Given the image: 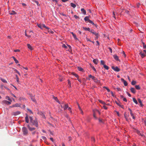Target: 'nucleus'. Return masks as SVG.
Returning <instances> with one entry per match:
<instances>
[{
	"mask_svg": "<svg viewBox=\"0 0 146 146\" xmlns=\"http://www.w3.org/2000/svg\"><path fill=\"white\" fill-rule=\"evenodd\" d=\"M83 28L84 29L85 31H89L90 30V28L89 27L88 28H86L85 27H83Z\"/></svg>",
	"mask_w": 146,
	"mask_h": 146,
	"instance_id": "nucleus-28",
	"label": "nucleus"
},
{
	"mask_svg": "<svg viewBox=\"0 0 146 146\" xmlns=\"http://www.w3.org/2000/svg\"><path fill=\"white\" fill-rule=\"evenodd\" d=\"M139 54L141 55L142 58H143L145 56V54L144 53H143L141 52L139 53Z\"/></svg>",
	"mask_w": 146,
	"mask_h": 146,
	"instance_id": "nucleus-20",
	"label": "nucleus"
},
{
	"mask_svg": "<svg viewBox=\"0 0 146 146\" xmlns=\"http://www.w3.org/2000/svg\"><path fill=\"white\" fill-rule=\"evenodd\" d=\"M93 35H95L96 36L95 38V40H97L98 39V37L99 36V35L98 34V33H97L95 31L94 32V33H92Z\"/></svg>",
	"mask_w": 146,
	"mask_h": 146,
	"instance_id": "nucleus-5",
	"label": "nucleus"
},
{
	"mask_svg": "<svg viewBox=\"0 0 146 146\" xmlns=\"http://www.w3.org/2000/svg\"><path fill=\"white\" fill-rule=\"evenodd\" d=\"M14 106H15V107H20V104H14Z\"/></svg>",
	"mask_w": 146,
	"mask_h": 146,
	"instance_id": "nucleus-35",
	"label": "nucleus"
},
{
	"mask_svg": "<svg viewBox=\"0 0 146 146\" xmlns=\"http://www.w3.org/2000/svg\"><path fill=\"white\" fill-rule=\"evenodd\" d=\"M31 99L34 102H36V100L35 99V98L33 96H32L31 97Z\"/></svg>",
	"mask_w": 146,
	"mask_h": 146,
	"instance_id": "nucleus-33",
	"label": "nucleus"
},
{
	"mask_svg": "<svg viewBox=\"0 0 146 146\" xmlns=\"http://www.w3.org/2000/svg\"><path fill=\"white\" fill-rule=\"evenodd\" d=\"M93 62H94V63L96 64H97L98 63V59H94L93 60Z\"/></svg>",
	"mask_w": 146,
	"mask_h": 146,
	"instance_id": "nucleus-15",
	"label": "nucleus"
},
{
	"mask_svg": "<svg viewBox=\"0 0 146 146\" xmlns=\"http://www.w3.org/2000/svg\"><path fill=\"white\" fill-rule=\"evenodd\" d=\"M124 116H125V119H126V120L127 121V118L126 116L125 113H124Z\"/></svg>",
	"mask_w": 146,
	"mask_h": 146,
	"instance_id": "nucleus-53",
	"label": "nucleus"
},
{
	"mask_svg": "<svg viewBox=\"0 0 146 146\" xmlns=\"http://www.w3.org/2000/svg\"><path fill=\"white\" fill-rule=\"evenodd\" d=\"M112 68L114 71L117 72H119L120 70V69H119L117 66H112Z\"/></svg>",
	"mask_w": 146,
	"mask_h": 146,
	"instance_id": "nucleus-4",
	"label": "nucleus"
},
{
	"mask_svg": "<svg viewBox=\"0 0 146 146\" xmlns=\"http://www.w3.org/2000/svg\"><path fill=\"white\" fill-rule=\"evenodd\" d=\"M99 102L100 103L104 104H105V103H104V102H103V101H102V100H99Z\"/></svg>",
	"mask_w": 146,
	"mask_h": 146,
	"instance_id": "nucleus-50",
	"label": "nucleus"
},
{
	"mask_svg": "<svg viewBox=\"0 0 146 146\" xmlns=\"http://www.w3.org/2000/svg\"><path fill=\"white\" fill-rule=\"evenodd\" d=\"M68 110L69 111H70V112L72 113V111H71V108H70V107L68 108Z\"/></svg>",
	"mask_w": 146,
	"mask_h": 146,
	"instance_id": "nucleus-55",
	"label": "nucleus"
},
{
	"mask_svg": "<svg viewBox=\"0 0 146 146\" xmlns=\"http://www.w3.org/2000/svg\"><path fill=\"white\" fill-rule=\"evenodd\" d=\"M130 90L131 92L133 93H135L136 92L135 89L133 88H131Z\"/></svg>",
	"mask_w": 146,
	"mask_h": 146,
	"instance_id": "nucleus-16",
	"label": "nucleus"
},
{
	"mask_svg": "<svg viewBox=\"0 0 146 146\" xmlns=\"http://www.w3.org/2000/svg\"><path fill=\"white\" fill-rule=\"evenodd\" d=\"M15 76H16V77L17 81V82H18L19 83V78H18V76L17 75H16V74L15 75Z\"/></svg>",
	"mask_w": 146,
	"mask_h": 146,
	"instance_id": "nucleus-39",
	"label": "nucleus"
},
{
	"mask_svg": "<svg viewBox=\"0 0 146 146\" xmlns=\"http://www.w3.org/2000/svg\"><path fill=\"white\" fill-rule=\"evenodd\" d=\"M90 65H91V68L94 71H95V72H96V69H95V68H94V66H92L91 64H90Z\"/></svg>",
	"mask_w": 146,
	"mask_h": 146,
	"instance_id": "nucleus-31",
	"label": "nucleus"
},
{
	"mask_svg": "<svg viewBox=\"0 0 146 146\" xmlns=\"http://www.w3.org/2000/svg\"><path fill=\"white\" fill-rule=\"evenodd\" d=\"M122 54L124 55L125 57H126V55L124 51H123L122 52Z\"/></svg>",
	"mask_w": 146,
	"mask_h": 146,
	"instance_id": "nucleus-61",
	"label": "nucleus"
},
{
	"mask_svg": "<svg viewBox=\"0 0 146 146\" xmlns=\"http://www.w3.org/2000/svg\"><path fill=\"white\" fill-rule=\"evenodd\" d=\"M26 116L25 117V121L26 122L28 123L29 122V119L28 118V115L27 114H26Z\"/></svg>",
	"mask_w": 146,
	"mask_h": 146,
	"instance_id": "nucleus-10",
	"label": "nucleus"
},
{
	"mask_svg": "<svg viewBox=\"0 0 146 146\" xmlns=\"http://www.w3.org/2000/svg\"><path fill=\"white\" fill-rule=\"evenodd\" d=\"M73 36L74 38L75 39H77V38L76 37V36L75 34H73L72 35Z\"/></svg>",
	"mask_w": 146,
	"mask_h": 146,
	"instance_id": "nucleus-45",
	"label": "nucleus"
},
{
	"mask_svg": "<svg viewBox=\"0 0 146 146\" xmlns=\"http://www.w3.org/2000/svg\"><path fill=\"white\" fill-rule=\"evenodd\" d=\"M53 98L54 99V100L56 101L57 102H58L59 104H60V102L59 101H58V98L56 97H55L53 96Z\"/></svg>",
	"mask_w": 146,
	"mask_h": 146,
	"instance_id": "nucleus-24",
	"label": "nucleus"
},
{
	"mask_svg": "<svg viewBox=\"0 0 146 146\" xmlns=\"http://www.w3.org/2000/svg\"><path fill=\"white\" fill-rule=\"evenodd\" d=\"M21 113V112L20 111H17L16 112H13L12 113V115L14 116H16Z\"/></svg>",
	"mask_w": 146,
	"mask_h": 146,
	"instance_id": "nucleus-6",
	"label": "nucleus"
},
{
	"mask_svg": "<svg viewBox=\"0 0 146 146\" xmlns=\"http://www.w3.org/2000/svg\"><path fill=\"white\" fill-rule=\"evenodd\" d=\"M17 13L14 11H12L9 12V14L11 15H15Z\"/></svg>",
	"mask_w": 146,
	"mask_h": 146,
	"instance_id": "nucleus-17",
	"label": "nucleus"
},
{
	"mask_svg": "<svg viewBox=\"0 0 146 146\" xmlns=\"http://www.w3.org/2000/svg\"><path fill=\"white\" fill-rule=\"evenodd\" d=\"M12 58H13V60L15 62L16 64H17L19 63L18 61L13 56Z\"/></svg>",
	"mask_w": 146,
	"mask_h": 146,
	"instance_id": "nucleus-23",
	"label": "nucleus"
},
{
	"mask_svg": "<svg viewBox=\"0 0 146 146\" xmlns=\"http://www.w3.org/2000/svg\"><path fill=\"white\" fill-rule=\"evenodd\" d=\"M138 101L139 102L140 104V105L141 107H142L143 106V105L142 104V102L140 99L138 98Z\"/></svg>",
	"mask_w": 146,
	"mask_h": 146,
	"instance_id": "nucleus-14",
	"label": "nucleus"
},
{
	"mask_svg": "<svg viewBox=\"0 0 146 146\" xmlns=\"http://www.w3.org/2000/svg\"><path fill=\"white\" fill-rule=\"evenodd\" d=\"M121 80L122 82H123L125 86H126L127 85V82L124 79L122 78H121Z\"/></svg>",
	"mask_w": 146,
	"mask_h": 146,
	"instance_id": "nucleus-7",
	"label": "nucleus"
},
{
	"mask_svg": "<svg viewBox=\"0 0 146 146\" xmlns=\"http://www.w3.org/2000/svg\"><path fill=\"white\" fill-rule=\"evenodd\" d=\"M27 46L28 48L30 50H33V48L32 46L29 44H27Z\"/></svg>",
	"mask_w": 146,
	"mask_h": 146,
	"instance_id": "nucleus-12",
	"label": "nucleus"
},
{
	"mask_svg": "<svg viewBox=\"0 0 146 146\" xmlns=\"http://www.w3.org/2000/svg\"><path fill=\"white\" fill-rule=\"evenodd\" d=\"M35 3H36L37 5L38 6H39V4L38 3L37 1H36Z\"/></svg>",
	"mask_w": 146,
	"mask_h": 146,
	"instance_id": "nucleus-64",
	"label": "nucleus"
},
{
	"mask_svg": "<svg viewBox=\"0 0 146 146\" xmlns=\"http://www.w3.org/2000/svg\"><path fill=\"white\" fill-rule=\"evenodd\" d=\"M78 70L80 71H83L84 70L83 69L80 67H78L77 68Z\"/></svg>",
	"mask_w": 146,
	"mask_h": 146,
	"instance_id": "nucleus-25",
	"label": "nucleus"
},
{
	"mask_svg": "<svg viewBox=\"0 0 146 146\" xmlns=\"http://www.w3.org/2000/svg\"><path fill=\"white\" fill-rule=\"evenodd\" d=\"M1 80L4 83H7V81L6 80L4 79H1Z\"/></svg>",
	"mask_w": 146,
	"mask_h": 146,
	"instance_id": "nucleus-43",
	"label": "nucleus"
},
{
	"mask_svg": "<svg viewBox=\"0 0 146 146\" xmlns=\"http://www.w3.org/2000/svg\"><path fill=\"white\" fill-rule=\"evenodd\" d=\"M29 118L30 122L32 124L34 125H35L36 127H38V125L37 119L35 118V119L34 120L33 117L31 116H30Z\"/></svg>",
	"mask_w": 146,
	"mask_h": 146,
	"instance_id": "nucleus-1",
	"label": "nucleus"
},
{
	"mask_svg": "<svg viewBox=\"0 0 146 146\" xmlns=\"http://www.w3.org/2000/svg\"><path fill=\"white\" fill-rule=\"evenodd\" d=\"M127 94L128 95L129 97H131V95L128 92H127Z\"/></svg>",
	"mask_w": 146,
	"mask_h": 146,
	"instance_id": "nucleus-62",
	"label": "nucleus"
},
{
	"mask_svg": "<svg viewBox=\"0 0 146 146\" xmlns=\"http://www.w3.org/2000/svg\"><path fill=\"white\" fill-rule=\"evenodd\" d=\"M116 113L118 116H119L120 115L119 112L118 111H116Z\"/></svg>",
	"mask_w": 146,
	"mask_h": 146,
	"instance_id": "nucleus-63",
	"label": "nucleus"
},
{
	"mask_svg": "<svg viewBox=\"0 0 146 146\" xmlns=\"http://www.w3.org/2000/svg\"><path fill=\"white\" fill-rule=\"evenodd\" d=\"M68 108V106L67 104H65L64 105V107L63 108L64 110H65L67 108Z\"/></svg>",
	"mask_w": 146,
	"mask_h": 146,
	"instance_id": "nucleus-19",
	"label": "nucleus"
},
{
	"mask_svg": "<svg viewBox=\"0 0 146 146\" xmlns=\"http://www.w3.org/2000/svg\"><path fill=\"white\" fill-rule=\"evenodd\" d=\"M62 47L63 48H67V46L64 44L62 45Z\"/></svg>",
	"mask_w": 146,
	"mask_h": 146,
	"instance_id": "nucleus-44",
	"label": "nucleus"
},
{
	"mask_svg": "<svg viewBox=\"0 0 146 146\" xmlns=\"http://www.w3.org/2000/svg\"><path fill=\"white\" fill-rule=\"evenodd\" d=\"M116 104L118 105L119 106H120L122 108V107L121 106V105L119 104V103L117 102H116Z\"/></svg>",
	"mask_w": 146,
	"mask_h": 146,
	"instance_id": "nucleus-48",
	"label": "nucleus"
},
{
	"mask_svg": "<svg viewBox=\"0 0 146 146\" xmlns=\"http://www.w3.org/2000/svg\"><path fill=\"white\" fill-rule=\"evenodd\" d=\"M105 62L104 60H101L100 61V64L101 65H103L104 66V65H105Z\"/></svg>",
	"mask_w": 146,
	"mask_h": 146,
	"instance_id": "nucleus-27",
	"label": "nucleus"
},
{
	"mask_svg": "<svg viewBox=\"0 0 146 146\" xmlns=\"http://www.w3.org/2000/svg\"><path fill=\"white\" fill-rule=\"evenodd\" d=\"M74 17L76 19H78L79 18V17L76 15H74Z\"/></svg>",
	"mask_w": 146,
	"mask_h": 146,
	"instance_id": "nucleus-47",
	"label": "nucleus"
},
{
	"mask_svg": "<svg viewBox=\"0 0 146 146\" xmlns=\"http://www.w3.org/2000/svg\"><path fill=\"white\" fill-rule=\"evenodd\" d=\"M89 31L92 34L93 33H94V32L95 31H94V30L93 29H90Z\"/></svg>",
	"mask_w": 146,
	"mask_h": 146,
	"instance_id": "nucleus-46",
	"label": "nucleus"
},
{
	"mask_svg": "<svg viewBox=\"0 0 146 146\" xmlns=\"http://www.w3.org/2000/svg\"><path fill=\"white\" fill-rule=\"evenodd\" d=\"M133 102L136 104H138V102L135 98H133Z\"/></svg>",
	"mask_w": 146,
	"mask_h": 146,
	"instance_id": "nucleus-29",
	"label": "nucleus"
},
{
	"mask_svg": "<svg viewBox=\"0 0 146 146\" xmlns=\"http://www.w3.org/2000/svg\"><path fill=\"white\" fill-rule=\"evenodd\" d=\"M89 20L90 19H89V17L88 16H86L85 17V18H84V20L86 22L87 21H88V22Z\"/></svg>",
	"mask_w": 146,
	"mask_h": 146,
	"instance_id": "nucleus-21",
	"label": "nucleus"
},
{
	"mask_svg": "<svg viewBox=\"0 0 146 146\" xmlns=\"http://www.w3.org/2000/svg\"><path fill=\"white\" fill-rule=\"evenodd\" d=\"M27 127L28 129L30 131H33L35 129V128L31 127L29 125H27Z\"/></svg>",
	"mask_w": 146,
	"mask_h": 146,
	"instance_id": "nucleus-8",
	"label": "nucleus"
},
{
	"mask_svg": "<svg viewBox=\"0 0 146 146\" xmlns=\"http://www.w3.org/2000/svg\"><path fill=\"white\" fill-rule=\"evenodd\" d=\"M92 141H93L94 142H95V139L94 137H92Z\"/></svg>",
	"mask_w": 146,
	"mask_h": 146,
	"instance_id": "nucleus-58",
	"label": "nucleus"
},
{
	"mask_svg": "<svg viewBox=\"0 0 146 146\" xmlns=\"http://www.w3.org/2000/svg\"><path fill=\"white\" fill-rule=\"evenodd\" d=\"M92 24V25H94V23L91 20H90V19L88 21V22Z\"/></svg>",
	"mask_w": 146,
	"mask_h": 146,
	"instance_id": "nucleus-41",
	"label": "nucleus"
},
{
	"mask_svg": "<svg viewBox=\"0 0 146 146\" xmlns=\"http://www.w3.org/2000/svg\"><path fill=\"white\" fill-rule=\"evenodd\" d=\"M108 49H109V50H110L111 53H112V49L111 48H110V47H109L108 48Z\"/></svg>",
	"mask_w": 146,
	"mask_h": 146,
	"instance_id": "nucleus-52",
	"label": "nucleus"
},
{
	"mask_svg": "<svg viewBox=\"0 0 146 146\" xmlns=\"http://www.w3.org/2000/svg\"><path fill=\"white\" fill-rule=\"evenodd\" d=\"M104 88H105L106 89L108 92H110V90L107 87L104 86Z\"/></svg>",
	"mask_w": 146,
	"mask_h": 146,
	"instance_id": "nucleus-40",
	"label": "nucleus"
},
{
	"mask_svg": "<svg viewBox=\"0 0 146 146\" xmlns=\"http://www.w3.org/2000/svg\"><path fill=\"white\" fill-rule=\"evenodd\" d=\"M113 57H114V59L116 60H118V59H119L118 57V56H117V55H114Z\"/></svg>",
	"mask_w": 146,
	"mask_h": 146,
	"instance_id": "nucleus-32",
	"label": "nucleus"
},
{
	"mask_svg": "<svg viewBox=\"0 0 146 146\" xmlns=\"http://www.w3.org/2000/svg\"><path fill=\"white\" fill-rule=\"evenodd\" d=\"M104 108L105 109V110H107V109H108V108L107 107H106V106H103Z\"/></svg>",
	"mask_w": 146,
	"mask_h": 146,
	"instance_id": "nucleus-57",
	"label": "nucleus"
},
{
	"mask_svg": "<svg viewBox=\"0 0 146 146\" xmlns=\"http://www.w3.org/2000/svg\"><path fill=\"white\" fill-rule=\"evenodd\" d=\"M72 74L73 75H74L75 77H76L77 78H78L79 77L78 76L77 74H76L74 73H72Z\"/></svg>",
	"mask_w": 146,
	"mask_h": 146,
	"instance_id": "nucleus-37",
	"label": "nucleus"
},
{
	"mask_svg": "<svg viewBox=\"0 0 146 146\" xmlns=\"http://www.w3.org/2000/svg\"><path fill=\"white\" fill-rule=\"evenodd\" d=\"M136 132L138 135H141V136H143V135L139 131L137 130H136Z\"/></svg>",
	"mask_w": 146,
	"mask_h": 146,
	"instance_id": "nucleus-13",
	"label": "nucleus"
},
{
	"mask_svg": "<svg viewBox=\"0 0 146 146\" xmlns=\"http://www.w3.org/2000/svg\"><path fill=\"white\" fill-rule=\"evenodd\" d=\"M123 100L125 102H127V99H126V98H124L123 99Z\"/></svg>",
	"mask_w": 146,
	"mask_h": 146,
	"instance_id": "nucleus-51",
	"label": "nucleus"
},
{
	"mask_svg": "<svg viewBox=\"0 0 146 146\" xmlns=\"http://www.w3.org/2000/svg\"><path fill=\"white\" fill-rule=\"evenodd\" d=\"M89 78H92V80H98L96 78H95V77L94 76H92L91 75V74H90L89 76Z\"/></svg>",
	"mask_w": 146,
	"mask_h": 146,
	"instance_id": "nucleus-11",
	"label": "nucleus"
},
{
	"mask_svg": "<svg viewBox=\"0 0 146 146\" xmlns=\"http://www.w3.org/2000/svg\"><path fill=\"white\" fill-rule=\"evenodd\" d=\"M93 116H94V117L96 119H97V117H96V114H95V113H94V114H93Z\"/></svg>",
	"mask_w": 146,
	"mask_h": 146,
	"instance_id": "nucleus-56",
	"label": "nucleus"
},
{
	"mask_svg": "<svg viewBox=\"0 0 146 146\" xmlns=\"http://www.w3.org/2000/svg\"><path fill=\"white\" fill-rule=\"evenodd\" d=\"M143 48L144 49L146 48V45H145L144 43H143Z\"/></svg>",
	"mask_w": 146,
	"mask_h": 146,
	"instance_id": "nucleus-49",
	"label": "nucleus"
},
{
	"mask_svg": "<svg viewBox=\"0 0 146 146\" xmlns=\"http://www.w3.org/2000/svg\"><path fill=\"white\" fill-rule=\"evenodd\" d=\"M135 88L137 90H139L140 88V87L139 85H136L135 86Z\"/></svg>",
	"mask_w": 146,
	"mask_h": 146,
	"instance_id": "nucleus-36",
	"label": "nucleus"
},
{
	"mask_svg": "<svg viewBox=\"0 0 146 146\" xmlns=\"http://www.w3.org/2000/svg\"><path fill=\"white\" fill-rule=\"evenodd\" d=\"M116 89L118 91H119L121 90V89L119 88H117Z\"/></svg>",
	"mask_w": 146,
	"mask_h": 146,
	"instance_id": "nucleus-59",
	"label": "nucleus"
},
{
	"mask_svg": "<svg viewBox=\"0 0 146 146\" xmlns=\"http://www.w3.org/2000/svg\"><path fill=\"white\" fill-rule=\"evenodd\" d=\"M25 35L26 36H27V37H31V36L30 35L29 36V35H27V34L26 31V30L25 31Z\"/></svg>",
	"mask_w": 146,
	"mask_h": 146,
	"instance_id": "nucleus-42",
	"label": "nucleus"
},
{
	"mask_svg": "<svg viewBox=\"0 0 146 146\" xmlns=\"http://www.w3.org/2000/svg\"><path fill=\"white\" fill-rule=\"evenodd\" d=\"M131 83L132 85H134L136 83V82L135 81L133 80L132 81Z\"/></svg>",
	"mask_w": 146,
	"mask_h": 146,
	"instance_id": "nucleus-34",
	"label": "nucleus"
},
{
	"mask_svg": "<svg viewBox=\"0 0 146 146\" xmlns=\"http://www.w3.org/2000/svg\"><path fill=\"white\" fill-rule=\"evenodd\" d=\"M70 5L71 7H73V8H75L76 7V5L72 3H70Z\"/></svg>",
	"mask_w": 146,
	"mask_h": 146,
	"instance_id": "nucleus-26",
	"label": "nucleus"
},
{
	"mask_svg": "<svg viewBox=\"0 0 146 146\" xmlns=\"http://www.w3.org/2000/svg\"><path fill=\"white\" fill-rule=\"evenodd\" d=\"M103 67L104 68L106 69L107 70H108L109 69V67L108 66H107L106 65H104V66H103Z\"/></svg>",
	"mask_w": 146,
	"mask_h": 146,
	"instance_id": "nucleus-30",
	"label": "nucleus"
},
{
	"mask_svg": "<svg viewBox=\"0 0 146 146\" xmlns=\"http://www.w3.org/2000/svg\"><path fill=\"white\" fill-rule=\"evenodd\" d=\"M100 123H103V121L102 119H101L100 118H99L98 119Z\"/></svg>",
	"mask_w": 146,
	"mask_h": 146,
	"instance_id": "nucleus-38",
	"label": "nucleus"
},
{
	"mask_svg": "<svg viewBox=\"0 0 146 146\" xmlns=\"http://www.w3.org/2000/svg\"><path fill=\"white\" fill-rule=\"evenodd\" d=\"M50 31L48 32H50L52 34H53L54 33L52 31H51L50 29Z\"/></svg>",
	"mask_w": 146,
	"mask_h": 146,
	"instance_id": "nucleus-60",
	"label": "nucleus"
},
{
	"mask_svg": "<svg viewBox=\"0 0 146 146\" xmlns=\"http://www.w3.org/2000/svg\"><path fill=\"white\" fill-rule=\"evenodd\" d=\"M4 103L7 105H9L10 104H11V102H9L7 100H5L4 101Z\"/></svg>",
	"mask_w": 146,
	"mask_h": 146,
	"instance_id": "nucleus-22",
	"label": "nucleus"
},
{
	"mask_svg": "<svg viewBox=\"0 0 146 146\" xmlns=\"http://www.w3.org/2000/svg\"><path fill=\"white\" fill-rule=\"evenodd\" d=\"M81 11L82 12V13H83L84 15H86V11L84 9L82 8L81 9Z\"/></svg>",
	"mask_w": 146,
	"mask_h": 146,
	"instance_id": "nucleus-18",
	"label": "nucleus"
},
{
	"mask_svg": "<svg viewBox=\"0 0 146 146\" xmlns=\"http://www.w3.org/2000/svg\"><path fill=\"white\" fill-rule=\"evenodd\" d=\"M140 5V4L139 3H137V7H138V8L139 7Z\"/></svg>",
	"mask_w": 146,
	"mask_h": 146,
	"instance_id": "nucleus-54",
	"label": "nucleus"
},
{
	"mask_svg": "<svg viewBox=\"0 0 146 146\" xmlns=\"http://www.w3.org/2000/svg\"><path fill=\"white\" fill-rule=\"evenodd\" d=\"M128 110L130 112V114H131V116L132 117L133 119H135V117H134V116L133 114L132 113V110L129 108H128Z\"/></svg>",
	"mask_w": 146,
	"mask_h": 146,
	"instance_id": "nucleus-9",
	"label": "nucleus"
},
{
	"mask_svg": "<svg viewBox=\"0 0 146 146\" xmlns=\"http://www.w3.org/2000/svg\"><path fill=\"white\" fill-rule=\"evenodd\" d=\"M38 27L41 29H42V27L44 28L47 29L48 31H50V29L49 28L46 27L44 24H37Z\"/></svg>",
	"mask_w": 146,
	"mask_h": 146,
	"instance_id": "nucleus-2",
	"label": "nucleus"
},
{
	"mask_svg": "<svg viewBox=\"0 0 146 146\" xmlns=\"http://www.w3.org/2000/svg\"><path fill=\"white\" fill-rule=\"evenodd\" d=\"M22 131L23 134L25 135H26L27 134L28 131L27 128L25 127H23L22 128Z\"/></svg>",
	"mask_w": 146,
	"mask_h": 146,
	"instance_id": "nucleus-3",
	"label": "nucleus"
}]
</instances>
